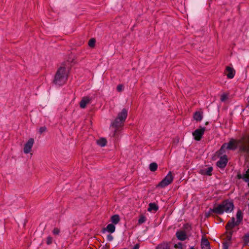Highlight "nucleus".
<instances>
[{"label": "nucleus", "mask_w": 249, "mask_h": 249, "mask_svg": "<svg viewBox=\"0 0 249 249\" xmlns=\"http://www.w3.org/2000/svg\"><path fill=\"white\" fill-rule=\"evenodd\" d=\"M123 85H121V84H120V85H118L117 86V90L119 92H121L123 90Z\"/></svg>", "instance_id": "c85d7f7f"}, {"label": "nucleus", "mask_w": 249, "mask_h": 249, "mask_svg": "<svg viewBox=\"0 0 249 249\" xmlns=\"http://www.w3.org/2000/svg\"><path fill=\"white\" fill-rule=\"evenodd\" d=\"M205 130V127H201L199 129H196L193 133V136H194L195 140L197 141H200L204 134Z\"/></svg>", "instance_id": "423d86ee"}, {"label": "nucleus", "mask_w": 249, "mask_h": 249, "mask_svg": "<svg viewBox=\"0 0 249 249\" xmlns=\"http://www.w3.org/2000/svg\"><path fill=\"white\" fill-rule=\"evenodd\" d=\"M156 249H170V246L169 243L163 242L158 245Z\"/></svg>", "instance_id": "dca6fc26"}, {"label": "nucleus", "mask_w": 249, "mask_h": 249, "mask_svg": "<svg viewBox=\"0 0 249 249\" xmlns=\"http://www.w3.org/2000/svg\"><path fill=\"white\" fill-rule=\"evenodd\" d=\"M246 237L247 238H248V239H249V240H248V242H249V235H248V236H246Z\"/></svg>", "instance_id": "ea45409f"}, {"label": "nucleus", "mask_w": 249, "mask_h": 249, "mask_svg": "<svg viewBox=\"0 0 249 249\" xmlns=\"http://www.w3.org/2000/svg\"><path fill=\"white\" fill-rule=\"evenodd\" d=\"M53 239L50 236H48L47 238L46 243L48 245H50L52 243Z\"/></svg>", "instance_id": "7c9ffc66"}, {"label": "nucleus", "mask_w": 249, "mask_h": 249, "mask_svg": "<svg viewBox=\"0 0 249 249\" xmlns=\"http://www.w3.org/2000/svg\"><path fill=\"white\" fill-rule=\"evenodd\" d=\"M70 68H68L67 70L65 71V73L63 72V78L65 76H66V79H67L68 77L69 73L70 72Z\"/></svg>", "instance_id": "bb28decb"}, {"label": "nucleus", "mask_w": 249, "mask_h": 249, "mask_svg": "<svg viewBox=\"0 0 249 249\" xmlns=\"http://www.w3.org/2000/svg\"><path fill=\"white\" fill-rule=\"evenodd\" d=\"M233 208L234 205L232 202L225 200L217 206L214 207L213 209H211L209 214H210L212 213L219 214H222L224 212L230 213L233 211Z\"/></svg>", "instance_id": "f03ea898"}, {"label": "nucleus", "mask_w": 249, "mask_h": 249, "mask_svg": "<svg viewBox=\"0 0 249 249\" xmlns=\"http://www.w3.org/2000/svg\"><path fill=\"white\" fill-rule=\"evenodd\" d=\"M201 248L202 249H210L209 241L204 237L201 240Z\"/></svg>", "instance_id": "4468645a"}, {"label": "nucleus", "mask_w": 249, "mask_h": 249, "mask_svg": "<svg viewBox=\"0 0 249 249\" xmlns=\"http://www.w3.org/2000/svg\"><path fill=\"white\" fill-rule=\"evenodd\" d=\"M189 249H195V248L194 247H191V248H190Z\"/></svg>", "instance_id": "a19ab883"}, {"label": "nucleus", "mask_w": 249, "mask_h": 249, "mask_svg": "<svg viewBox=\"0 0 249 249\" xmlns=\"http://www.w3.org/2000/svg\"><path fill=\"white\" fill-rule=\"evenodd\" d=\"M34 143V140L33 138H30L28 142L25 143L24 147V152L25 154L29 153L32 149Z\"/></svg>", "instance_id": "0eeeda50"}, {"label": "nucleus", "mask_w": 249, "mask_h": 249, "mask_svg": "<svg viewBox=\"0 0 249 249\" xmlns=\"http://www.w3.org/2000/svg\"><path fill=\"white\" fill-rule=\"evenodd\" d=\"M227 143L226 148L235 150L238 147L240 151L249 155V137L245 136L239 140H231Z\"/></svg>", "instance_id": "f257e3e1"}, {"label": "nucleus", "mask_w": 249, "mask_h": 249, "mask_svg": "<svg viewBox=\"0 0 249 249\" xmlns=\"http://www.w3.org/2000/svg\"><path fill=\"white\" fill-rule=\"evenodd\" d=\"M236 217L237 219L236 221L237 224H239L243 218L242 213L241 211H238L236 213Z\"/></svg>", "instance_id": "412c9836"}, {"label": "nucleus", "mask_w": 249, "mask_h": 249, "mask_svg": "<svg viewBox=\"0 0 249 249\" xmlns=\"http://www.w3.org/2000/svg\"><path fill=\"white\" fill-rule=\"evenodd\" d=\"M174 178L171 172H169L167 175L158 184V187L164 188L171 184Z\"/></svg>", "instance_id": "20e7f679"}, {"label": "nucleus", "mask_w": 249, "mask_h": 249, "mask_svg": "<svg viewBox=\"0 0 249 249\" xmlns=\"http://www.w3.org/2000/svg\"><path fill=\"white\" fill-rule=\"evenodd\" d=\"M227 146V143H224L222 146L221 147L220 150H219V154H223L224 153H225V149H227L226 148V146Z\"/></svg>", "instance_id": "393cba45"}, {"label": "nucleus", "mask_w": 249, "mask_h": 249, "mask_svg": "<svg viewBox=\"0 0 249 249\" xmlns=\"http://www.w3.org/2000/svg\"><path fill=\"white\" fill-rule=\"evenodd\" d=\"M62 67H60L59 69L58 70L54 80L53 83L54 84L58 86H61L62 85Z\"/></svg>", "instance_id": "39448f33"}, {"label": "nucleus", "mask_w": 249, "mask_h": 249, "mask_svg": "<svg viewBox=\"0 0 249 249\" xmlns=\"http://www.w3.org/2000/svg\"><path fill=\"white\" fill-rule=\"evenodd\" d=\"M140 245L139 244H137L135 245L133 249H139Z\"/></svg>", "instance_id": "c9c22d12"}, {"label": "nucleus", "mask_w": 249, "mask_h": 249, "mask_svg": "<svg viewBox=\"0 0 249 249\" xmlns=\"http://www.w3.org/2000/svg\"><path fill=\"white\" fill-rule=\"evenodd\" d=\"M115 227L113 224H109L107 225L106 228L103 229V232H105L107 231L110 233H113L115 231Z\"/></svg>", "instance_id": "2eb2a0df"}, {"label": "nucleus", "mask_w": 249, "mask_h": 249, "mask_svg": "<svg viewBox=\"0 0 249 249\" xmlns=\"http://www.w3.org/2000/svg\"><path fill=\"white\" fill-rule=\"evenodd\" d=\"M213 171V168L212 167H209L207 168L206 170H201L200 173L202 175H207L208 176H211L212 175V172Z\"/></svg>", "instance_id": "f3484780"}, {"label": "nucleus", "mask_w": 249, "mask_h": 249, "mask_svg": "<svg viewBox=\"0 0 249 249\" xmlns=\"http://www.w3.org/2000/svg\"><path fill=\"white\" fill-rule=\"evenodd\" d=\"M227 162V156L224 155L220 158V160L217 162L216 165L219 168H223L226 166Z\"/></svg>", "instance_id": "1a4fd4ad"}, {"label": "nucleus", "mask_w": 249, "mask_h": 249, "mask_svg": "<svg viewBox=\"0 0 249 249\" xmlns=\"http://www.w3.org/2000/svg\"><path fill=\"white\" fill-rule=\"evenodd\" d=\"M127 110L126 108H123L122 110L118 114V115L115 120L111 123V126L114 127L115 130L114 132V136L115 135L118 128L122 127L125 122L127 116Z\"/></svg>", "instance_id": "7ed1b4c3"}, {"label": "nucleus", "mask_w": 249, "mask_h": 249, "mask_svg": "<svg viewBox=\"0 0 249 249\" xmlns=\"http://www.w3.org/2000/svg\"><path fill=\"white\" fill-rule=\"evenodd\" d=\"M228 97L227 95L225 94H223L221 95L220 97V100L222 102H223L225 101L227 99Z\"/></svg>", "instance_id": "c756f323"}, {"label": "nucleus", "mask_w": 249, "mask_h": 249, "mask_svg": "<svg viewBox=\"0 0 249 249\" xmlns=\"http://www.w3.org/2000/svg\"><path fill=\"white\" fill-rule=\"evenodd\" d=\"M237 177L238 179H241L242 178V177H243V175H242L241 174H238V175H237Z\"/></svg>", "instance_id": "e433bc0d"}, {"label": "nucleus", "mask_w": 249, "mask_h": 249, "mask_svg": "<svg viewBox=\"0 0 249 249\" xmlns=\"http://www.w3.org/2000/svg\"><path fill=\"white\" fill-rule=\"evenodd\" d=\"M247 107H249V98L248 99V104Z\"/></svg>", "instance_id": "58836bf2"}, {"label": "nucleus", "mask_w": 249, "mask_h": 249, "mask_svg": "<svg viewBox=\"0 0 249 249\" xmlns=\"http://www.w3.org/2000/svg\"><path fill=\"white\" fill-rule=\"evenodd\" d=\"M97 143L100 146L103 147L107 144V140L105 138H102L97 140Z\"/></svg>", "instance_id": "6ab92c4d"}, {"label": "nucleus", "mask_w": 249, "mask_h": 249, "mask_svg": "<svg viewBox=\"0 0 249 249\" xmlns=\"http://www.w3.org/2000/svg\"><path fill=\"white\" fill-rule=\"evenodd\" d=\"M120 220V217L118 214H115L111 217V221L113 224H118Z\"/></svg>", "instance_id": "a211bd4d"}, {"label": "nucleus", "mask_w": 249, "mask_h": 249, "mask_svg": "<svg viewBox=\"0 0 249 249\" xmlns=\"http://www.w3.org/2000/svg\"><path fill=\"white\" fill-rule=\"evenodd\" d=\"M231 235H232V233L231 232H230L228 234V235H227V239L230 241L231 240Z\"/></svg>", "instance_id": "72a5a7b5"}, {"label": "nucleus", "mask_w": 249, "mask_h": 249, "mask_svg": "<svg viewBox=\"0 0 249 249\" xmlns=\"http://www.w3.org/2000/svg\"><path fill=\"white\" fill-rule=\"evenodd\" d=\"M96 39L94 38H90L88 42V45L89 47L93 48L95 46Z\"/></svg>", "instance_id": "4be33fe9"}, {"label": "nucleus", "mask_w": 249, "mask_h": 249, "mask_svg": "<svg viewBox=\"0 0 249 249\" xmlns=\"http://www.w3.org/2000/svg\"><path fill=\"white\" fill-rule=\"evenodd\" d=\"M146 221V217L143 215H141L140 216V218L138 220V224L141 225L142 223H144Z\"/></svg>", "instance_id": "b1692460"}, {"label": "nucleus", "mask_w": 249, "mask_h": 249, "mask_svg": "<svg viewBox=\"0 0 249 249\" xmlns=\"http://www.w3.org/2000/svg\"><path fill=\"white\" fill-rule=\"evenodd\" d=\"M90 100L91 99L89 97L87 96L84 97L80 102V107L82 108H84L86 107V105L89 103Z\"/></svg>", "instance_id": "9b49d317"}, {"label": "nucleus", "mask_w": 249, "mask_h": 249, "mask_svg": "<svg viewBox=\"0 0 249 249\" xmlns=\"http://www.w3.org/2000/svg\"><path fill=\"white\" fill-rule=\"evenodd\" d=\"M53 232L54 235H57L60 232V230L57 228H54Z\"/></svg>", "instance_id": "2f4dec72"}, {"label": "nucleus", "mask_w": 249, "mask_h": 249, "mask_svg": "<svg viewBox=\"0 0 249 249\" xmlns=\"http://www.w3.org/2000/svg\"><path fill=\"white\" fill-rule=\"evenodd\" d=\"M242 179H243L245 182H249V176L245 174L243 175Z\"/></svg>", "instance_id": "a878e982"}, {"label": "nucleus", "mask_w": 249, "mask_h": 249, "mask_svg": "<svg viewBox=\"0 0 249 249\" xmlns=\"http://www.w3.org/2000/svg\"><path fill=\"white\" fill-rule=\"evenodd\" d=\"M239 224H237V222H235V218L232 217L226 225V229L227 230H231L235 226L238 225Z\"/></svg>", "instance_id": "9d476101"}, {"label": "nucleus", "mask_w": 249, "mask_h": 249, "mask_svg": "<svg viewBox=\"0 0 249 249\" xmlns=\"http://www.w3.org/2000/svg\"><path fill=\"white\" fill-rule=\"evenodd\" d=\"M158 165L155 162H152L149 165V169L152 172H154L157 170Z\"/></svg>", "instance_id": "5701e85b"}, {"label": "nucleus", "mask_w": 249, "mask_h": 249, "mask_svg": "<svg viewBox=\"0 0 249 249\" xmlns=\"http://www.w3.org/2000/svg\"><path fill=\"white\" fill-rule=\"evenodd\" d=\"M158 209V206L154 203H151L149 204V207L148 208V211H151L154 210V211H157Z\"/></svg>", "instance_id": "aec40b11"}, {"label": "nucleus", "mask_w": 249, "mask_h": 249, "mask_svg": "<svg viewBox=\"0 0 249 249\" xmlns=\"http://www.w3.org/2000/svg\"><path fill=\"white\" fill-rule=\"evenodd\" d=\"M176 236L178 239L181 241H184L187 238L186 232L183 231H178L176 233Z\"/></svg>", "instance_id": "f8f14e48"}, {"label": "nucleus", "mask_w": 249, "mask_h": 249, "mask_svg": "<svg viewBox=\"0 0 249 249\" xmlns=\"http://www.w3.org/2000/svg\"><path fill=\"white\" fill-rule=\"evenodd\" d=\"M246 174L247 175L249 176V168L246 171Z\"/></svg>", "instance_id": "4c0bfd02"}, {"label": "nucleus", "mask_w": 249, "mask_h": 249, "mask_svg": "<svg viewBox=\"0 0 249 249\" xmlns=\"http://www.w3.org/2000/svg\"><path fill=\"white\" fill-rule=\"evenodd\" d=\"M108 241H111L113 240V236L111 235H108L107 237Z\"/></svg>", "instance_id": "f704fd0d"}, {"label": "nucleus", "mask_w": 249, "mask_h": 249, "mask_svg": "<svg viewBox=\"0 0 249 249\" xmlns=\"http://www.w3.org/2000/svg\"><path fill=\"white\" fill-rule=\"evenodd\" d=\"M248 185H249V182Z\"/></svg>", "instance_id": "79ce46f5"}, {"label": "nucleus", "mask_w": 249, "mask_h": 249, "mask_svg": "<svg viewBox=\"0 0 249 249\" xmlns=\"http://www.w3.org/2000/svg\"><path fill=\"white\" fill-rule=\"evenodd\" d=\"M193 118L196 121H201L203 118V112L202 111H198L195 112Z\"/></svg>", "instance_id": "ddd939ff"}, {"label": "nucleus", "mask_w": 249, "mask_h": 249, "mask_svg": "<svg viewBox=\"0 0 249 249\" xmlns=\"http://www.w3.org/2000/svg\"><path fill=\"white\" fill-rule=\"evenodd\" d=\"M47 130V128L45 126H42L40 127L39 129V133L41 134L43 133L44 132L46 131Z\"/></svg>", "instance_id": "cd10ccee"}, {"label": "nucleus", "mask_w": 249, "mask_h": 249, "mask_svg": "<svg viewBox=\"0 0 249 249\" xmlns=\"http://www.w3.org/2000/svg\"><path fill=\"white\" fill-rule=\"evenodd\" d=\"M224 73L226 75L228 78L232 79L234 77L235 71L233 68L230 66H227Z\"/></svg>", "instance_id": "6e6552de"}, {"label": "nucleus", "mask_w": 249, "mask_h": 249, "mask_svg": "<svg viewBox=\"0 0 249 249\" xmlns=\"http://www.w3.org/2000/svg\"><path fill=\"white\" fill-rule=\"evenodd\" d=\"M223 249H228V244L227 242H224L223 244Z\"/></svg>", "instance_id": "473e14b6"}]
</instances>
